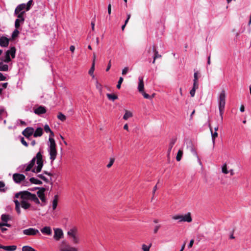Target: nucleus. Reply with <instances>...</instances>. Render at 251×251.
Instances as JSON below:
<instances>
[{"instance_id": "49530a36", "label": "nucleus", "mask_w": 251, "mask_h": 251, "mask_svg": "<svg viewBox=\"0 0 251 251\" xmlns=\"http://www.w3.org/2000/svg\"><path fill=\"white\" fill-rule=\"evenodd\" d=\"M114 161H115V159L114 158H111L110 159V161H109V163L107 165V168L111 167L112 166V165H113V164L114 163Z\"/></svg>"}, {"instance_id": "774afa93", "label": "nucleus", "mask_w": 251, "mask_h": 251, "mask_svg": "<svg viewBox=\"0 0 251 251\" xmlns=\"http://www.w3.org/2000/svg\"><path fill=\"white\" fill-rule=\"evenodd\" d=\"M15 209H16L17 213L18 214H20V213H21V210H20V206H19L18 207H15Z\"/></svg>"}, {"instance_id": "de8ad7c7", "label": "nucleus", "mask_w": 251, "mask_h": 251, "mask_svg": "<svg viewBox=\"0 0 251 251\" xmlns=\"http://www.w3.org/2000/svg\"><path fill=\"white\" fill-rule=\"evenodd\" d=\"M140 93L143 95V96H144V98L148 99H151V97L149 94L146 93L144 91L143 92H142Z\"/></svg>"}, {"instance_id": "a18cd8bd", "label": "nucleus", "mask_w": 251, "mask_h": 251, "mask_svg": "<svg viewBox=\"0 0 251 251\" xmlns=\"http://www.w3.org/2000/svg\"><path fill=\"white\" fill-rule=\"evenodd\" d=\"M19 33V31L17 30V29H15L13 32L12 33V38L13 39H14L16 37L18 36V34Z\"/></svg>"}, {"instance_id": "f704fd0d", "label": "nucleus", "mask_w": 251, "mask_h": 251, "mask_svg": "<svg viewBox=\"0 0 251 251\" xmlns=\"http://www.w3.org/2000/svg\"><path fill=\"white\" fill-rule=\"evenodd\" d=\"M31 201H33L36 204H40V201L38 199V198L37 197L36 195L35 194H34L32 196Z\"/></svg>"}, {"instance_id": "4c0bfd02", "label": "nucleus", "mask_w": 251, "mask_h": 251, "mask_svg": "<svg viewBox=\"0 0 251 251\" xmlns=\"http://www.w3.org/2000/svg\"><path fill=\"white\" fill-rule=\"evenodd\" d=\"M8 70V66L6 64L0 65V71H7Z\"/></svg>"}, {"instance_id": "5fc2aeb1", "label": "nucleus", "mask_w": 251, "mask_h": 251, "mask_svg": "<svg viewBox=\"0 0 251 251\" xmlns=\"http://www.w3.org/2000/svg\"><path fill=\"white\" fill-rule=\"evenodd\" d=\"M21 142L22 143V144L24 145L25 146V147H27L28 146V144L27 143V142L25 140L24 138L23 137H21Z\"/></svg>"}, {"instance_id": "39448f33", "label": "nucleus", "mask_w": 251, "mask_h": 251, "mask_svg": "<svg viewBox=\"0 0 251 251\" xmlns=\"http://www.w3.org/2000/svg\"><path fill=\"white\" fill-rule=\"evenodd\" d=\"M25 7V4L22 3L19 5L15 10V14L17 15L19 19L22 22H24L25 19L23 17L25 12L23 11Z\"/></svg>"}, {"instance_id": "7c9ffc66", "label": "nucleus", "mask_w": 251, "mask_h": 251, "mask_svg": "<svg viewBox=\"0 0 251 251\" xmlns=\"http://www.w3.org/2000/svg\"><path fill=\"white\" fill-rule=\"evenodd\" d=\"M30 181L33 184H41L42 183V181L37 178L34 177H31L29 179Z\"/></svg>"}, {"instance_id": "1a4fd4ad", "label": "nucleus", "mask_w": 251, "mask_h": 251, "mask_svg": "<svg viewBox=\"0 0 251 251\" xmlns=\"http://www.w3.org/2000/svg\"><path fill=\"white\" fill-rule=\"evenodd\" d=\"M34 129L32 127H27L25 128L22 132V134L27 139H30V137L33 135Z\"/></svg>"}, {"instance_id": "79ce46f5", "label": "nucleus", "mask_w": 251, "mask_h": 251, "mask_svg": "<svg viewBox=\"0 0 251 251\" xmlns=\"http://www.w3.org/2000/svg\"><path fill=\"white\" fill-rule=\"evenodd\" d=\"M94 70H95V64H94V63H92V66L89 71V74L91 75H93Z\"/></svg>"}, {"instance_id": "6ab92c4d", "label": "nucleus", "mask_w": 251, "mask_h": 251, "mask_svg": "<svg viewBox=\"0 0 251 251\" xmlns=\"http://www.w3.org/2000/svg\"><path fill=\"white\" fill-rule=\"evenodd\" d=\"M41 231L43 234L50 235L51 234V229L50 226H45L41 229Z\"/></svg>"}, {"instance_id": "e2e57ef3", "label": "nucleus", "mask_w": 251, "mask_h": 251, "mask_svg": "<svg viewBox=\"0 0 251 251\" xmlns=\"http://www.w3.org/2000/svg\"><path fill=\"white\" fill-rule=\"evenodd\" d=\"M111 60H109V62H108V65H107V68L106 69V72H108L109 69H110L111 68Z\"/></svg>"}, {"instance_id": "b1692460", "label": "nucleus", "mask_w": 251, "mask_h": 251, "mask_svg": "<svg viewBox=\"0 0 251 251\" xmlns=\"http://www.w3.org/2000/svg\"><path fill=\"white\" fill-rule=\"evenodd\" d=\"M58 201V195H55L54 196V198L52 201V209L53 210H55L57 206Z\"/></svg>"}, {"instance_id": "0e129e2a", "label": "nucleus", "mask_w": 251, "mask_h": 251, "mask_svg": "<svg viewBox=\"0 0 251 251\" xmlns=\"http://www.w3.org/2000/svg\"><path fill=\"white\" fill-rule=\"evenodd\" d=\"M194 241L193 239H192L189 243V244L188 246V248H191L192 247L193 244H194Z\"/></svg>"}, {"instance_id": "5701e85b", "label": "nucleus", "mask_w": 251, "mask_h": 251, "mask_svg": "<svg viewBox=\"0 0 251 251\" xmlns=\"http://www.w3.org/2000/svg\"><path fill=\"white\" fill-rule=\"evenodd\" d=\"M209 126L210 130V131L211 133L213 144V145H215V140L216 138H217L218 136V133L216 131H215L214 133L213 132V130L211 127L210 124L209 125Z\"/></svg>"}, {"instance_id": "bf43d9fd", "label": "nucleus", "mask_w": 251, "mask_h": 251, "mask_svg": "<svg viewBox=\"0 0 251 251\" xmlns=\"http://www.w3.org/2000/svg\"><path fill=\"white\" fill-rule=\"evenodd\" d=\"M196 90L194 89H192L190 92V95L192 97H194L195 94Z\"/></svg>"}, {"instance_id": "37998d69", "label": "nucleus", "mask_w": 251, "mask_h": 251, "mask_svg": "<svg viewBox=\"0 0 251 251\" xmlns=\"http://www.w3.org/2000/svg\"><path fill=\"white\" fill-rule=\"evenodd\" d=\"M38 176L39 178H40L41 179H42V180H43L46 182H49V179H48L45 176H44L43 174H40V175H39Z\"/></svg>"}, {"instance_id": "69168bd1", "label": "nucleus", "mask_w": 251, "mask_h": 251, "mask_svg": "<svg viewBox=\"0 0 251 251\" xmlns=\"http://www.w3.org/2000/svg\"><path fill=\"white\" fill-rule=\"evenodd\" d=\"M111 13V4L110 3L108 5V13L110 15Z\"/></svg>"}, {"instance_id": "f03ea898", "label": "nucleus", "mask_w": 251, "mask_h": 251, "mask_svg": "<svg viewBox=\"0 0 251 251\" xmlns=\"http://www.w3.org/2000/svg\"><path fill=\"white\" fill-rule=\"evenodd\" d=\"M50 133V137H49V142L50 143V149H49V153H50V158L52 161H53L56 158L57 155V151L56 149V144L55 141L53 138L52 137L54 136V133L52 130L51 132H49Z\"/></svg>"}, {"instance_id": "c9c22d12", "label": "nucleus", "mask_w": 251, "mask_h": 251, "mask_svg": "<svg viewBox=\"0 0 251 251\" xmlns=\"http://www.w3.org/2000/svg\"><path fill=\"white\" fill-rule=\"evenodd\" d=\"M33 2V0H30L28 1L27 3L25 4V9H26V11L30 9L31 6L32 5Z\"/></svg>"}, {"instance_id": "dca6fc26", "label": "nucleus", "mask_w": 251, "mask_h": 251, "mask_svg": "<svg viewBox=\"0 0 251 251\" xmlns=\"http://www.w3.org/2000/svg\"><path fill=\"white\" fill-rule=\"evenodd\" d=\"M181 222H187L188 223L192 221V218L191 217V214L190 212L187 213L186 214L183 215H181Z\"/></svg>"}, {"instance_id": "4468645a", "label": "nucleus", "mask_w": 251, "mask_h": 251, "mask_svg": "<svg viewBox=\"0 0 251 251\" xmlns=\"http://www.w3.org/2000/svg\"><path fill=\"white\" fill-rule=\"evenodd\" d=\"M33 195L34 194H32L27 191H22V196H21V198L23 200H31Z\"/></svg>"}, {"instance_id": "bb28decb", "label": "nucleus", "mask_w": 251, "mask_h": 251, "mask_svg": "<svg viewBox=\"0 0 251 251\" xmlns=\"http://www.w3.org/2000/svg\"><path fill=\"white\" fill-rule=\"evenodd\" d=\"M21 206L24 209H27L30 206V204L25 200H23L21 201Z\"/></svg>"}, {"instance_id": "7ed1b4c3", "label": "nucleus", "mask_w": 251, "mask_h": 251, "mask_svg": "<svg viewBox=\"0 0 251 251\" xmlns=\"http://www.w3.org/2000/svg\"><path fill=\"white\" fill-rule=\"evenodd\" d=\"M68 237L75 244H78L80 243V239L78 235V228L74 226L72 227L67 232Z\"/></svg>"}, {"instance_id": "09e8293b", "label": "nucleus", "mask_w": 251, "mask_h": 251, "mask_svg": "<svg viewBox=\"0 0 251 251\" xmlns=\"http://www.w3.org/2000/svg\"><path fill=\"white\" fill-rule=\"evenodd\" d=\"M44 130L46 133L51 132V129L48 125H45L44 126Z\"/></svg>"}, {"instance_id": "13d9d810", "label": "nucleus", "mask_w": 251, "mask_h": 251, "mask_svg": "<svg viewBox=\"0 0 251 251\" xmlns=\"http://www.w3.org/2000/svg\"><path fill=\"white\" fill-rule=\"evenodd\" d=\"M157 189V184H156L155 186H154V187L153 188L152 199L153 198V197L154 196L155 192H156Z\"/></svg>"}, {"instance_id": "a211bd4d", "label": "nucleus", "mask_w": 251, "mask_h": 251, "mask_svg": "<svg viewBox=\"0 0 251 251\" xmlns=\"http://www.w3.org/2000/svg\"><path fill=\"white\" fill-rule=\"evenodd\" d=\"M152 52L154 53L153 60L152 61V63L154 64L155 62V60L157 58H161V55L158 53V51L156 50V47L154 45L152 46Z\"/></svg>"}, {"instance_id": "393cba45", "label": "nucleus", "mask_w": 251, "mask_h": 251, "mask_svg": "<svg viewBox=\"0 0 251 251\" xmlns=\"http://www.w3.org/2000/svg\"><path fill=\"white\" fill-rule=\"evenodd\" d=\"M3 249L6 251H14L17 249V246L15 245L4 246Z\"/></svg>"}, {"instance_id": "4be33fe9", "label": "nucleus", "mask_w": 251, "mask_h": 251, "mask_svg": "<svg viewBox=\"0 0 251 251\" xmlns=\"http://www.w3.org/2000/svg\"><path fill=\"white\" fill-rule=\"evenodd\" d=\"M176 138H173L171 139L169 145V149H168V155L170 154V152L172 150V149L173 147L175 144L176 143Z\"/></svg>"}, {"instance_id": "8fccbe9b", "label": "nucleus", "mask_w": 251, "mask_h": 251, "mask_svg": "<svg viewBox=\"0 0 251 251\" xmlns=\"http://www.w3.org/2000/svg\"><path fill=\"white\" fill-rule=\"evenodd\" d=\"M198 72H195V73L194 74V80H193V81L198 82L199 77H198Z\"/></svg>"}, {"instance_id": "052dcab7", "label": "nucleus", "mask_w": 251, "mask_h": 251, "mask_svg": "<svg viewBox=\"0 0 251 251\" xmlns=\"http://www.w3.org/2000/svg\"><path fill=\"white\" fill-rule=\"evenodd\" d=\"M130 17H131V14H127V19H126V20L125 21V25H126V24L128 22L130 18Z\"/></svg>"}, {"instance_id": "c85d7f7f", "label": "nucleus", "mask_w": 251, "mask_h": 251, "mask_svg": "<svg viewBox=\"0 0 251 251\" xmlns=\"http://www.w3.org/2000/svg\"><path fill=\"white\" fill-rule=\"evenodd\" d=\"M132 116V114L131 112L126 110V113L124 115L123 119L125 120H127L129 118Z\"/></svg>"}, {"instance_id": "680f3d73", "label": "nucleus", "mask_w": 251, "mask_h": 251, "mask_svg": "<svg viewBox=\"0 0 251 251\" xmlns=\"http://www.w3.org/2000/svg\"><path fill=\"white\" fill-rule=\"evenodd\" d=\"M6 77L2 73H0V80L3 81L6 80Z\"/></svg>"}, {"instance_id": "9b49d317", "label": "nucleus", "mask_w": 251, "mask_h": 251, "mask_svg": "<svg viewBox=\"0 0 251 251\" xmlns=\"http://www.w3.org/2000/svg\"><path fill=\"white\" fill-rule=\"evenodd\" d=\"M35 189H38L39 190L37 192V194L38 197L40 199L41 201L43 202L46 203V199L45 196V192L46 191V189L42 187V188H36Z\"/></svg>"}, {"instance_id": "72a5a7b5", "label": "nucleus", "mask_w": 251, "mask_h": 251, "mask_svg": "<svg viewBox=\"0 0 251 251\" xmlns=\"http://www.w3.org/2000/svg\"><path fill=\"white\" fill-rule=\"evenodd\" d=\"M151 246V244L148 246L145 244H143L142 245V249L143 251H150V249Z\"/></svg>"}, {"instance_id": "e433bc0d", "label": "nucleus", "mask_w": 251, "mask_h": 251, "mask_svg": "<svg viewBox=\"0 0 251 251\" xmlns=\"http://www.w3.org/2000/svg\"><path fill=\"white\" fill-rule=\"evenodd\" d=\"M172 219L175 220H178L179 222H181V215H176L172 216Z\"/></svg>"}, {"instance_id": "338daca9", "label": "nucleus", "mask_w": 251, "mask_h": 251, "mask_svg": "<svg viewBox=\"0 0 251 251\" xmlns=\"http://www.w3.org/2000/svg\"><path fill=\"white\" fill-rule=\"evenodd\" d=\"M152 52V47H150L149 48L147 52L149 54H151Z\"/></svg>"}, {"instance_id": "6e6552de", "label": "nucleus", "mask_w": 251, "mask_h": 251, "mask_svg": "<svg viewBox=\"0 0 251 251\" xmlns=\"http://www.w3.org/2000/svg\"><path fill=\"white\" fill-rule=\"evenodd\" d=\"M10 219V216L8 214H2L1 216V220L2 222L0 223V227L1 226H5L7 227H11V225L7 223V222Z\"/></svg>"}, {"instance_id": "aec40b11", "label": "nucleus", "mask_w": 251, "mask_h": 251, "mask_svg": "<svg viewBox=\"0 0 251 251\" xmlns=\"http://www.w3.org/2000/svg\"><path fill=\"white\" fill-rule=\"evenodd\" d=\"M138 90L140 93L144 91V84L143 79L142 77L139 78V84L138 86Z\"/></svg>"}, {"instance_id": "58836bf2", "label": "nucleus", "mask_w": 251, "mask_h": 251, "mask_svg": "<svg viewBox=\"0 0 251 251\" xmlns=\"http://www.w3.org/2000/svg\"><path fill=\"white\" fill-rule=\"evenodd\" d=\"M124 79L122 77H120L119 78V81L118 82V84L117 85V88L119 89L121 88V84L123 82Z\"/></svg>"}, {"instance_id": "f3484780", "label": "nucleus", "mask_w": 251, "mask_h": 251, "mask_svg": "<svg viewBox=\"0 0 251 251\" xmlns=\"http://www.w3.org/2000/svg\"><path fill=\"white\" fill-rule=\"evenodd\" d=\"M9 44V39L5 37L2 36L0 38V46L3 47H6Z\"/></svg>"}, {"instance_id": "c03bdc74", "label": "nucleus", "mask_w": 251, "mask_h": 251, "mask_svg": "<svg viewBox=\"0 0 251 251\" xmlns=\"http://www.w3.org/2000/svg\"><path fill=\"white\" fill-rule=\"evenodd\" d=\"M4 61L5 62H9L11 61L9 52H6L5 59Z\"/></svg>"}, {"instance_id": "412c9836", "label": "nucleus", "mask_w": 251, "mask_h": 251, "mask_svg": "<svg viewBox=\"0 0 251 251\" xmlns=\"http://www.w3.org/2000/svg\"><path fill=\"white\" fill-rule=\"evenodd\" d=\"M43 129L41 127H38L33 133L34 137H40L43 135Z\"/></svg>"}, {"instance_id": "9d476101", "label": "nucleus", "mask_w": 251, "mask_h": 251, "mask_svg": "<svg viewBox=\"0 0 251 251\" xmlns=\"http://www.w3.org/2000/svg\"><path fill=\"white\" fill-rule=\"evenodd\" d=\"M54 234L53 238L55 240L59 241L60 239L63 237V232L61 228H54Z\"/></svg>"}, {"instance_id": "c756f323", "label": "nucleus", "mask_w": 251, "mask_h": 251, "mask_svg": "<svg viewBox=\"0 0 251 251\" xmlns=\"http://www.w3.org/2000/svg\"><path fill=\"white\" fill-rule=\"evenodd\" d=\"M106 96L109 100H112V101H114L118 99L117 96L114 94H107Z\"/></svg>"}, {"instance_id": "f257e3e1", "label": "nucleus", "mask_w": 251, "mask_h": 251, "mask_svg": "<svg viewBox=\"0 0 251 251\" xmlns=\"http://www.w3.org/2000/svg\"><path fill=\"white\" fill-rule=\"evenodd\" d=\"M44 160L42 153H37L28 164L25 165L23 169L25 172L31 171L32 173H40L43 166Z\"/></svg>"}, {"instance_id": "f8f14e48", "label": "nucleus", "mask_w": 251, "mask_h": 251, "mask_svg": "<svg viewBox=\"0 0 251 251\" xmlns=\"http://www.w3.org/2000/svg\"><path fill=\"white\" fill-rule=\"evenodd\" d=\"M13 178L16 183H19L25 179V176L22 174H13Z\"/></svg>"}, {"instance_id": "a878e982", "label": "nucleus", "mask_w": 251, "mask_h": 251, "mask_svg": "<svg viewBox=\"0 0 251 251\" xmlns=\"http://www.w3.org/2000/svg\"><path fill=\"white\" fill-rule=\"evenodd\" d=\"M6 52H9V55H11L12 58H15L16 53V48L14 47H11L10 50H8Z\"/></svg>"}, {"instance_id": "6e6d98bb", "label": "nucleus", "mask_w": 251, "mask_h": 251, "mask_svg": "<svg viewBox=\"0 0 251 251\" xmlns=\"http://www.w3.org/2000/svg\"><path fill=\"white\" fill-rule=\"evenodd\" d=\"M160 227H161V226L160 225L156 226L154 227V228L153 230L154 233H156L158 232V231Z\"/></svg>"}, {"instance_id": "0eeeda50", "label": "nucleus", "mask_w": 251, "mask_h": 251, "mask_svg": "<svg viewBox=\"0 0 251 251\" xmlns=\"http://www.w3.org/2000/svg\"><path fill=\"white\" fill-rule=\"evenodd\" d=\"M23 233L24 235L27 236H35L37 234H39V231L37 229L30 227L27 229L23 230Z\"/></svg>"}, {"instance_id": "4d7b16f0", "label": "nucleus", "mask_w": 251, "mask_h": 251, "mask_svg": "<svg viewBox=\"0 0 251 251\" xmlns=\"http://www.w3.org/2000/svg\"><path fill=\"white\" fill-rule=\"evenodd\" d=\"M96 87L100 92L102 91V86L100 84L97 82Z\"/></svg>"}, {"instance_id": "603ef678", "label": "nucleus", "mask_w": 251, "mask_h": 251, "mask_svg": "<svg viewBox=\"0 0 251 251\" xmlns=\"http://www.w3.org/2000/svg\"><path fill=\"white\" fill-rule=\"evenodd\" d=\"M128 70H129V68L128 67H125L123 70H122V74L123 75H125L126 74V73H127V72L128 71Z\"/></svg>"}, {"instance_id": "ddd939ff", "label": "nucleus", "mask_w": 251, "mask_h": 251, "mask_svg": "<svg viewBox=\"0 0 251 251\" xmlns=\"http://www.w3.org/2000/svg\"><path fill=\"white\" fill-rule=\"evenodd\" d=\"M228 174H220V176H219V178L221 179L222 183H226L230 179V177L233 174H230V175L228 176Z\"/></svg>"}, {"instance_id": "423d86ee", "label": "nucleus", "mask_w": 251, "mask_h": 251, "mask_svg": "<svg viewBox=\"0 0 251 251\" xmlns=\"http://www.w3.org/2000/svg\"><path fill=\"white\" fill-rule=\"evenodd\" d=\"M60 251H78L77 248L71 246L66 241L63 240L59 246Z\"/></svg>"}, {"instance_id": "3c124183", "label": "nucleus", "mask_w": 251, "mask_h": 251, "mask_svg": "<svg viewBox=\"0 0 251 251\" xmlns=\"http://www.w3.org/2000/svg\"><path fill=\"white\" fill-rule=\"evenodd\" d=\"M199 88V82L197 81H194L193 86L192 89H194L195 90H197Z\"/></svg>"}, {"instance_id": "2eb2a0df", "label": "nucleus", "mask_w": 251, "mask_h": 251, "mask_svg": "<svg viewBox=\"0 0 251 251\" xmlns=\"http://www.w3.org/2000/svg\"><path fill=\"white\" fill-rule=\"evenodd\" d=\"M46 111L47 110L46 107L41 105L34 109V113L38 115L44 114L46 112Z\"/></svg>"}, {"instance_id": "a19ab883", "label": "nucleus", "mask_w": 251, "mask_h": 251, "mask_svg": "<svg viewBox=\"0 0 251 251\" xmlns=\"http://www.w3.org/2000/svg\"><path fill=\"white\" fill-rule=\"evenodd\" d=\"M5 187V184L3 181H0V191L5 192V189L4 188Z\"/></svg>"}, {"instance_id": "473e14b6", "label": "nucleus", "mask_w": 251, "mask_h": 251, "mask_svg": "<svg viewBox=\"0 0 251 251\" xmlns=\"http://www.w3.org/2000/svg\"><path fill=\"white\" fill-rule=\"evenodd\" d=\"M57 118L58 119L60 120L61 121H64L66 119V116L63 114L62 113L59 112L57 115Z\"/></svg>"}, {"instance_id": "ea45409f", "label": "nucleus", "mask_w": 251, "mask_h": 251, "mask_svg": "<svg viewBox=\"0 0 251 251\" xmlns=\"http://www.w3.org/2000/svg\"><path fill=\"white\" fill-rule=\"evenodd\" d=\"M21 22L20 19H17L15 20V26L16 29H18L20 26V23Z\"/></svg>"}, {"instance_id": "cd10ccee", "label": "nucleus", "mask_w": 251, "mask_h": 251, "mask_svg": "<svg viewBox=\"0 0 251 251\" xmlns=\"http://www.w3.org/2000/svg\"><path fill=\"white\" fill-rule=\"evenodd\" d=\"M182 155H183V151L182 150L180 149L178 150V151L177 152V155L176 156V160L177 161H180Z\"/></svg>"}, {"instance_id": "20e7f679", "label": "nucleus", "mask_w": 251, "mask_h": 251, "mask_svg": "<svg viewBox=\"0 0 251 251\" xmlns=\"http://www.w3.org/2000/svg\"><path fill=\"white\" fill-rule=\"evenodd\" d=\"M219 102V109L220 114L221 117V120H223V115L224 112V109L226 104V92L224 90H223L218 98Z\"/></svg>"}, {"instance_id": "864d4df0", "label": "nucleus", "mask_w": 251, "mask_h": 251, "mask_svg": "<svg viewBox=\"0 0 251 251\" xmlns=\"http://www.w3.org/2000/svg\"><path fill=\"white\" fill-rule=\"evenodd\" d=\"M222 173H228L227 169L226 164H225L223 165L222 169Z\"/></svg>"}, {"instance_id": "2f4dec72", "label": "nucleus", "mask_w": 251, "mask_h": 251, "mask_svg": "<svg viewBox=\"0 0 251 251\" xmlns=\"http://www.w3.org/2000/svg\"><path fill=\"white\" fill-rule=\"evenodd\" d=\"M22 251H35V250L30 246H25L22 248Z\"/></svg>"}]
</instances>
